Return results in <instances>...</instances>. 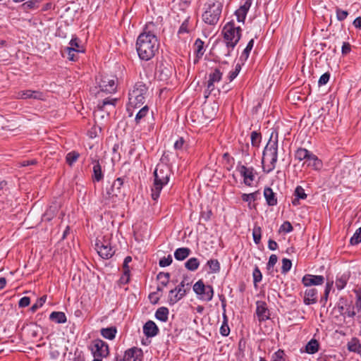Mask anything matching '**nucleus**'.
I'll return each instance as SVG.
<instances>
[{"instance_id": "f257e3e1", "label": "nucleus", "mask_w": 361, "mask_h": 361, "mask_svg": "<svg viewBox=\"0 0 361 361\" xmlns=\"http://www.w3.org/2000/svg\"><path fill=\"white\" fill-rule=\"evenodd\" d=\"M159 48L157 37L146 27L136 41V50L139 58L143 61H149L158 52Z\"/></svg>"}, {"instance_id": "f03ea898", "label": "nucleus", "mask_w": 361, "mask_h": 361, "mask_svg": "<svg viewBox=\"0 0 361 361\" xmlns=\"http://www.w3.org/2000/svg\"><path fill=\"white\" fill-rule=\"evenodd\" d=\"M272 132L262 154L264 171L267 173L271 172L275 168L278 159V133Z\"/></svg>"}, {"instance_id": "7ed1b4c3", "label": "nucleus", "mask_w": 361, "mask_h": 361, "mask_svg": "<svg viewBox=\"0 0 361 361\" xmlns=\"http://www.w3.org/2000/svg\"><path fill=\"white\" fill-rule=\"evenodd\" d=\"M171 174V170L169 165L164 163L157 164L154 172V183L151 188V196L154 201L159 197L163 187L168 184Z\"/></svg>"}, {"instance_id": "20e7f679", "label": "nucleus", "mask_w": 361, "mask_h": 361, "mask_svg": "<svg viewBox=\"0 0 361 361\" xmlns=\"http://www.w3.org/2000/svg\"><path fill=\"white\" fill-rule=\"evenodd\" d=\"M148 96L149 90L146 84L141 81L136 82L129 92L127 110L129 111L130 108H140L145 103Z\"/></svg>"}, {"instance_id": "39448f33", "label": "nucleus", "mask_w": 361, "mask_h": 361, "mask_svg": "<svg viewBox=\"0 0 361 361\" xmlns=\"http://www.w3.org/2000/svg\"><path fill=\"white\" fill-rule=\"evenodd\" d=\"M240 27H236L233 21L227 23L223 28L222 34L227 48L225 56H230L231 51L234 49L241 37Z\"/></svg>"}, {"instance_id": "423d86ee", "label": "nucleus", "mask_w": 361, "mask_h": 361, "mask_svg": "<svg viewBox=\"0 0 361 361\" xmlns=\"http://www.w3.org/2000/svg\"><path fill=\"white\" fill-rule=\"evenodd\" d=\"M205 11L202 15V20L209 25H215L219 20L223 4L216 0L204 5Z\"/></svg>"}, {"instance_id": "0eeeda50", "label": "nucleus", "mask_w": 361, "mask_h": 361, "mask_svg": "<svg viewBox=\"0 0 361 361\" xmlns=\"http://www.w3.org/2000/svg\"><path fill=\"white\" fill-rule=\"evenodd\" d=\"M96 250L99 255L103 259H109L115 253V250L111 246L110 238L104 236L102 239H97Z\"/></svg>"}, {"instance_id": "6e6552de", "label": "nucleus", "mask_w": 361, "mask_h": 361, "mask_svg": "<svg viewBox=\"0 0 361 361\" xmlns=\"http://www.w3.org/2000/svg\"><path fill=\"white\" fill-rule=\"evenodd\" d=\"M124 183L123 178H116L112 183L111 188L107 190L106 197L112 202H116V198L123 199L125 196L124 192L122 190V186Z\"/></svg>"}, {"instance_id": "1a4fd4ad", "label": "nucleus", "mask_w": 361, "mask_h": 361, "mask_svg": "<svg viewBox=\"0 0 361 361\" xmlns=\"http://www.w3.org/2000/svg\"><path fill=\"white\" fill-rule=\"evenodd\" d=\"M94 357H106L109 353L108 344L101 339H95L90 347Z\"/></svg>"}, {"instance_id": "9d476101", "label": "nucleus", "mask_w": 361, "mask_h": 361, "mask_svg": "<svg viewBox=\"0 0 361 361\" xmlns=\"http://www.w3.org/2000/svg\"><path fill=\"white\" fill-rule=\"evenodd\" d=\"M173 73L172 66L165 61L159 62L156 68V76L161 81H167Z\"/></svg>"}, {"instance_id": "9b49d317", "label": "nucleus", "mask_w": 361, "mask_h": 361, "mask_svg": "<svg viewBox=\"0 0 361 361\" xmlns=\"http://www.w3.org/2000/svg\"><path fill=\"white\" fill-rule=\"evenodd\" d=\"M98 85L101 92L111 94L115 92L117 89V78L104 76L100 79Z\"/></svg>"}, {"instance_id": "f8f14e48", "label": "nucleus", "mask_w": 361, "mask_h": 361, "mask_svg": "<svg viewBox=\"0 0 361 361\" xmlns=\"http://www.w3.org/2000/svg\"><path fill=\"white\" fill-rule=\"evenodd\" d=\"M237 170L240 176L243 177V183L247 186H252L255 177V171L253 167H247L239 163Z\"/></svg>"}, {"instance_id": "ddd939ff", "label": "nucleus", "mask_w": 361, "mask_h": 361, "mask_svg": "<svg viewBox=\"0 0 361 361\" xmlns=\"http://www.w3.org/2000/svg\"><path fill=\"white\" fill-rule=\"evenodd\" d=\"M222 75V73L218 68H214L213 71L209 74V80L207 81V89L204 92L206 98L208 97L209 95L214 90V83L219 82L221 80Z\"/></svg>"}, {"instance_id": "4468645a", "label": "nucleus", "mask_w": 361, "mask_h": 361, "mask_svg": "<svg viewBox=\"0 0 361 361\" xmlns=\"http://www.w3.org/2000/svg\"><path fill=\"white\" fill-rule=\"evenodd\" d=\"M324 278L321 275L305 274L302 279V284L306 286L322 285Z\"/></svg>"}, {"instance_id": "2eb2a0df", "label": "nucleus", "mask_w": 361, "mask_h": 361, "mask_svg": "<svg viewBox=\"0 0 361 361\" xmlns=\"http://www.w3.org/2000/svg\"><path fill=\"white\" fill-rule=\"evenodd\" d=\"M143 359V352L141 348L137 347L131 348L127 350L124 354V360L133 361H142Z\"/></svg>"}, {"instance_id": "dca6fc26", "label": "nucleus", "mask_w": 361, "mask_h": 361, "mask_svg": "<svg viewBox=\"0 0 361 361\" xmlns=\"http://www.w3.org/2000/svg\"><path fill=\"white\" fill-rule=\"evenodd\" d=\"M256 313L259 321H264L269 318V311L267 303L264 301H257Z\"/></svg>"}, {"instance_id": "f3484780", "label": "nucleus", "mask_w": 361, "mask_h": 361, "mask_svg": "<svg viewBox=\"0 0 361 361\" xmlns=\"http://www.w3.org/2000/svg\"><path fill=\"white\" fill-rule=\"evenodd\" d=\"M252 4V0H245V3L235 11V15L236 16L238 22L244 23L247 13Z\"/></svg>"}, {"instance_id": "a211bd4d", "label": "nucleus", "mask_w": 361, "mask_h": 361, "mask_svg": "<svg viewBox=\"0 0 361 361\" xmlns=\"http://www.w3.org/2000/svg\"><path fill=\"white\" fill-rule=\"evenodd\" d=\"M44 94L42 92L36 90H24L20 91L18 93V98L22 99H43Z\"/></svg>"}, {"instance_id": "6ab92c4d", "label": "nucleus", "mask_w": 361, "mask_h": 361, "mask_svg": "<svg viewBox=\"0 0 361 361\" xmlns=\"http://www.w3.org/2000/svg\"><path fill=\"white\" fill-rule=\"evenodd\" d=\"M159 331V328L153 321L149 320L143 326V333L147 338L157 336Z\"/></svg>"}, {"instance_id": "aec40b11", "label": "nucleus", "mask_w": 361, "mask_h": 361, "mask_svg": "<svg viewBox=\"0 0 361 361\" xmlns=\"http://www.w3.org/2000/svg\"><path fill=\"white\" fill-rule=\"evenodd\" d=\"M350 271H347L343 274H338L336 278V287L338 290H343L347 285V283L350 277Z\"/></svg>"}, {"instance_id": "412c9836", "label": "nucleus", "mask_w": 361, "mask_h": 361, "mask_svg": "<svg viewBox=\"0 0 361 361\" xmlns=\"http://www.w3.org/2000/svg\"><path fill=\"white\" fill-rule=\"evenodd\" d=\"M303 166L311 167L314 170H320L322 167V161L312 152L308 157L305 161L303 163Z\"/></svg>"}, {"instance_id": "4be33fe9", "label": "nucleus", "mask_w": 361, "mask_h": 361, "mask_svg": "<svg viewBox=\"0 0 361 361\" xmlns=\"http://www.w3.org/2000/svg\"><path fill=\"white\" fill-rule=\"evenodd\" d=\"M317 302V290L314 288H307L305 291L304 303L307 305Z\"/></svg>"}, {"instance_id": "5701e85b", "label": "nucleus", "mask_w": 361, "mask_h": 361, "mask_svg": "<svg viewBox=\"0 0 361 361\" xmlns=\"http://www.w3.org/2000/svg\"><path fill=\"white\" fill-rule=\"evenodd\" d=\"M186 295L185 290H181V289L176 290V288L172 289L169 291V303L171 305L176 304L178 301L182 299Z\"/></svg>"}, {"instance_id": "b1692460", "label": "nucleus", "mask_w": 361, "mask_h": 361, "mask_svg": "<svg viewBox=\"0 0 361 361\" xmlns=\"http://www.w3.org/2000/svg\"><path fill=\"white\" fill-rule=\"evenodd\" d=\"M93 174H92V180L93 182H99L104 178V174L102 170V166L99 161V160H93Z\"/></svg>"}, {"instance_id": "393cba45", "label": "nucleus", "mask_w": 361, "mask_h": 361, "mask_svg": "<svg viewBox=\"0 0 361 361\" xmlns=\"http://www.w3.org/2000/svg\"><path fill=\"white\" fill-rule=\"evenodd\" d=\"M293 195L294 198L292 200V204L294 206L299 205L300 200H305L307 198V194L303 188L300 185L295 188Z\"/></svg>"}, {"instance_id": "a878e982", "label": "nucleus", "mask_w": 361, "mask_h": 361, "mask_svg": "<svg viewBox=\"0 0 361 361\" xmlns=\"http://www.w3.org/2000/svg\"><path fill=\"white\" fill-rule=\"evenodd\" d=\"M264 196L269 206H275L277 204V198L271 188L267 187L264 188Z\"/></svg>"}, {"instance_id": "bb28decb", "label": "nucleus", "mask_w": 361, "mask_h": 361, "mask_svg": "<svg viewBox=\"0 0 361 361\" xmlns=\"http://www.w3.org/2000/svg\"><path fill=\"white\" fill-rule=\"evenodd\" d=\"M191 250L188 247H180L175 250L174 257L176 260L183 261L190 254Z\"/></svg>"}, {"instance_id": "cd10ccee", "label": "nucleus", "mask_w": 361, "mask_h": 361, "mask_svg": "<svg viewBox=\"0 0 361 361\" xmlns=\"http://www.w3.org/2000/svg\"><path fill=\"white\" fill-rule=\"evenodd\" d=\"M49 319L56 324H64L67 321V317L63 312H52L49 315Z\"/></svg>"}, {"instance_id": "c85d7f7f", "label": "nucleus", "mask_w": 361, "mask_h": 361, "mask_svg": "<svg viewBox=\"0 0 361 361\" xmlns=\"http://www.w3.org/2000/svg\"><path fill=\"white\" fill-rule=\"evenodd\" d=\"M194 51L197 58V59L195 60V63H196L203 56L204 53V42L200 39H197L195 40L194 44Z\"/></svg>"}, {"instance_id": "c756f323", "label": "nucleus", "mask_w": 361, "mask_h": 361, "mask_svg": "<svg viewBox=\"0 0 361 361\" xmlns=\"http://www.w3.org/2000/svg\"><path fill=\"white\" fill-rule=\"evenodd\" d=\"M149 113V107L147 105L142 106L140 111L136 114L135 121L137 125L140 124L145 121V117Z\"/></svg>"}, {"instance_id": "7c9ffc66", "label": "nucleus", "mask_w": 361, "mask_h": 361, "mask_svg": "<svg viewBox=\"0 0 361 361\" xmlns=\"http://www.w3.org/2000/svg\"><path fill=\"white\" fill-rule=\"evenodd\" d=\"M101 335L109 340H113L117 333L116 326H111L108 328H103L100 331Z\"/></svg>"}, {"instance_id": "2f4dec72", "label": "nucleus", "mask_w": 361, "mask_h": 361, "mask_svg": "<svg viewBox=\"0 0 361 361\" xmlns=\"http://www.w3.org/2000/svg\"><path fill=\"white\" fill-rule=\"evenodd\" d=\"M225 306H226V305L223 302V308H224L223 319H224V321H223V323L220 328V334L223 336H227L230 333V328L228 325V317L226 314Z\"/></svg>"}, {"instance_id": "473e14b6", "label": "nucleus", "mask_w": 361, "mask_h": 361, "mask_svg": "<svg viewBox=\"0 0 361 361\" xmlns=\"http://www.w3.org/2000/svg\"><path fill=\"white\" fill-rule=\"evenodd\" d=\"M169 310L167 307H161L155 312V317L161 322H166L169 318Z\"/></svg>"}, {"instance_id": "72a5a7b5", "label": "nucleus", "mask_w": 361, "mask_h": 361, "mask_svg": "<svg viewBox=\"0 0 361 361\" xmlns=\"http://www.w3.org/2000/svg\"><path fill=\"white\" fill-rule=\"evenodd\" d=\"M312 154L311 152L305 148H298L295 153V158L299 161H306L308 157Z\"/></svg>"}, {"instance_id": "f704fd0d", "label": "nucleus", "mask_w": 361, "mask_h": 361, "mask_svg": "<svg viewBox=\"0 0 361 361\" xmlns=\"http://www.w3.org/2000/svg\"><path fill=\"white\" fill-rule=\"evenodd\" d=\"M200 261L196 257H191L185 263V268L191 271H194L198 269Z\"/></svg>"}, {"instance_id": "c9c22d12", "label": "nucleus", "mask_w": 361, "mask_h": 361, "mask_svg": "<svg viewBox=\"0 0 361 361\" xmlns=\"http://www.w3.org/2000/svg\"><path fill=\"white\" fill-rule=\"evenodd\" d=\"M348 350L350 352L356 353L359 352V350L361 348V344L360 341L357 338H353L348 343Z\"/></svg>"}, {"instance_id": "e433bc0d", "label": "nucleus", "mask_w": 361, "mask_h": 361, "mask_svg": "<svg viewBox=\"0 0 361 361\" xmlns=\"http://www.w3.org/2000/svg\"><path fill=\"white\" fill-rule=\"evenodd\" d=\"M306 352L309 354H314L319 350V343L315 339L310 341L305 347Z\"/></svg>"}, {"instance_id": "4c0bfd02", "label": "nucleus", "mask_w": 361, "mask_h": 361, "mask_svg": "<svg viewBox=\"0 0 361 361\" xmlns=\"http://www.w3.org/2000/svg\"><path fill=\"white\" fill-rule=\"evenodd\" d=\"M116 102H117L116 99H111L110 97H107V98L104 99V100H102V102H99L97 104V107H98V109L104 111L105 107L106 106L109 105V106H111L114 107V106H115Z\"/></svg>"}, {"instance_id": "58836bf2", "label": "nucleus", "mask_w": 361, "mask_h": 361, "mask_svg": "<svg viewBox=\"0 0 361 361\" xmlns=\"http://www.w3.org/2000/svg\"><path fill=\"white\" fill-rule=\"evenodd\" d=\"M207 265L209 267L211 273H218L220 271V263L217 259H209L207 262Z\"/></svg>"}, {"instance_id": "ea45409f", "label": "nucleus", "mask_w": 361, "mask_h": 361, "mask_svg": "<svg viewBox=\"0 0 361 361\" xmlns=\"http://www.w3.org/2000/svg\"><path fill=\"white\" fill-rule=\"evenodd\" d=\"M213 296H214L213 287L210 285H208L206 287V292L204 293V295L200 297V299H201L204 301H206V302H209L212 300Z\"/></svg>"}, {"instance_id": "a19ab883", "label": "nucleus", "mask_w": 361, "mask_h": 361, "mask_svg": "<svg viewBox=\"0 0 361 361\" xmlns=\"http://www.w3.org/2000/svg\"><path fill=\"white\" fill-rule=\"evenodd\" d=\"M253 45H254V39H252L249 41V42L247 44V47L243 51V53L240 56V60L246 61L248 59L250 52L251 51V50L253 47Z\"/></svg>"}, {"instance_id": "79ce46f5", "label": "nucleus", "mask_w": 361, "mask_h": 361, "mask_svg": "<svg viewBox=\"0 0 361 361\" xmlns=\"http://www.w3.org/2000/svg\"><path fill=\"white\" fill-rule=\"evenodd\" d=\"M80 154L75 151H72L67 154L66 160L68 164L73 165L79 158Z\"/></svg>"}, {"instance_id": "37998d69", "label": "nucleus", "mask_w": 361, "mask_h": 361, "mask_svg": "<svg viewBox=\"0 0 361 361\" xmlns=\"http://www.w3.org/2000/svg\"><path fill=\"white\" fill-rule=\"evenodd\" d=\"M157 278L162 286H166L169 282L170 274L168 272H160L158 274Z\"/></svg>"}, {"instance_id": "c03bdc74", "label": "nucleus", "mask_w": 361, "mask_h": 361, "mask_svg": "<svg viewBox=\"0 0 361 361\" xmlns=\"http://www.w3.org/2000/svg\"><path fill=\"white\" fill-rule=\"evenodd\" d=\"M189 20H190V17H188L181 24V25L180 26L179 29H178V35H183V34H185V33H189L190 30V27H189Z\"/></svg>"}, {"instance_id": "a18cd8bd", "label": "nucleus", "mask_w": 361, "mask_h": 361, "mask_svg": "<svg viewBox=\"0 0 361 361\" xmlns=\"http://www.w3.org/2000/svg\"><path fill=\"white\" fill-rule=\"evenodd\" d=\"M252 276H253V283L254 286L255 287L257 286V283L260 282L262 279V274L261 271L259 270L258 267H255L253 272H252Z\"/></svg>"}, {"instance_id": "49530a36", "label": "nucleus", "mask_w": 361, "mask_h": 361, "mask_svg": "<svg viewBox=\"0 0 361 361\" xmlns=\"http://www.w3.org/2000/svg\"><path fill=\"white\" fill-rule=\"evenodd\" d=\"M251 143L254 147H258L261 142L262 135L260 133L253 131L251 133Z\"/></svg>"}, {"instance_id": "de8ad7c7", "label": "nucleus", "mask_w": 361, "mask_h": 361, "mask_svg": "<svg viewBox=\"0 0 361 361\" xmlns=\"http://www.w3.org/2000/svg\"><path fill=\"white\" fill-rule=\"evenodd\" d=\"M355 306L353 305L351 302L349 303L348 305V306L346 307L345 311L342 314V316H343L344 317H351V318L354 317L356 314V313L355 312Z\"/></svg>"}, {"instance_id": "09e8293b", "label": "nucleus", "mask_w": 361, "mask_h": 361, "mask_svg": "<svg viewBox=\"0 0 361 361\" xmlns=\"http://www.w3.org/2000/svg\"><path fill=\"white\" fill-rule=\"evenodd\" d=\"M272 361H287L284 350L279 349L272 355Z\"/></svg>"}, {"instance_id": "8fccbe9b", "label": "nucleus", "mask_w": 361, "mask_h": 361, "mask_svg": "<svg viewBox=\"0 0 361 361\" xmlns=\"http://www.w3.org/2000/svg\"><path fill=\"white\" fill-rule=\"evenodd\" d=\"M262 230L259 226H255L252 230V237L254 242L257 245L261 241V235Z\"/></svg>"}, {"instance_id": "3c124183", "label": "nucleus", "mask_w": 361, "mask_h": 361, "mask_svg": "<svg viewBox=\"0 0 361 361\" xmlns=\"http://www.w3.org/2000/svg\"><path fill=\"white\" fill-rule=\"evenodd\" d=\"M176 290L181 289V290H185L186 293L190 290V283L187 279V277H184L182 281L178 286L175 288Z\"/></svg>"}, {"instance_id": "603ef678", "label": "nucleus", "mask_w": 361, "mask_h": 361, "mask_svg": "<svg viewBox=\"0 0 361 361\" xmlns=\"http://www.w3.org/2000/svg\"><path fill=\"white\" fill-rule=\"evenodd\" d=\"M47 295H43L40 298H39L35 304L30 307V310L32 312H35L41 307L46 302Z\"/></svg>"}, {"instance_id": "864d4df0", "label": "nucleus", "mask_w": 361, "mask_h": 361, "mask_svg": "<svg viewBox=\"0 0 361 361\" xmlns=\"http://www.w3.org/2000/svg\"><path fill=\"white\" fill-rule=\"evenodd\" d=\"M361 242V227L356 230L351 237L350 243L351 245H357Z\"/></svg>"}, {"instance_id": "5fc2aeb1", "label": "nucleus", "mask_w": 361, "mask_h": 361, "mask_svg": "<svg viewBox=\"0 0 361 361\" xmlns=\"http://www.w3.org/2000/svg\"><path fill=\"white\" fill-rule=\"evenodd\" d=\"M76 51L73 48H64L63 51V55L67 54V58L70 61H75L77 59L76 58Z\"/></svg>"}, {"instance_id": "6e6d98bb", "label": "nucleus", "mask_w": 361, "mask_h": 361, "mask_svg": "<svg viewBox=\"0 0 361 361\" xmlns=\"http://www.w3.org/2000/svg\"><path fill=\"white\" fill-rule=\"evenodd\" d=\"M79 42L80 40L78 37L72 38V39L69 42L70 47H67L66 48H73L77 53L82 52L83 50L80 49Z\"/></svg>"}, {"instance_id": "4d7b16f0", "label": "nucleus", "mask_w": 361, "mask_h": 361, "mask_svg": "<svg viewBox=\"0 0 361 361\" xmlns=\"http://www.w3.org/2000/svg\"><path fill=\"white\" fill-rule=\"evenodd\" d=\"M206 287L207 286L204 285L202 280H199L194 284L193 290L197 295L201 294L202 291H203Z\"/></svg>"}, {"instance_id": "13d9d810", "label": "nucleus", "mask_w": 361, "mask_h": 361, "mask_svg": "<svg viewBox=\"0 0 361 361\" xmlns=\"http://www.w3.org/2000/svg\"><path fill=\"white\" fill-rule=\"evenodd\" d=\"M292 267V262L290 259L283 258L282 259L281 273L286 274L288 272Z\"/></svg>"}, {"instance_id": "bf43d9fd", "label": "nucleus", "mask_w": 361, "mask_h": 361, "mask_svg": "<svg viewBox=\"0 0 361 361\" xmlns=\"http://www.w3.org/2000/svg\"><path fill=\"white\" fill-rule=\"evenodd\" d=\"M348 304L349 303L348 302L347 300L345 298L341 297L339 299L337 304V307L341 315H342Z\"/></svg>"}, {"instance_id": "052dcab7", "label": "nucleus", "mask_w": 361, "mask_h": 361, "mask_svg": "<svg viewBox=\"0 0 361 361\" xmlns=\"http://www.w3.org/2000/svg\"><path fill=\"white\" fill-rule=\"evenodd\" d=\"M173 262V259L171 255H169L167 257H162L159 259V265L161 267H165L169 266Z\"/></svg>"}, {"instance_id": "680f3d73", "label": "nucleus", "mask_w": 361, "mask_h": 361, "mask_svg": "<svg viewBox=\"0 0 361 361\" xmlns=\"http://www.w3.org/2000/svg\"><path fill=\"white\" fill-rule=\"evenodd\" d=\"M293 228L289 221H285L280 226L279 232L290 233L293 231Z\"/></svg>"}, {"instance_id": "e2e57ef3", "label": "nucleus", "mask_w": 361, "mask_h": 361, "mask_svg": "<svg viewBox=\"0 0 361 361\" xmlns=\"http://www.w3.org/2000/svg\"><path fill=\"white\" fill-rule=\"evenodd\" d=\"M123 269L124 276L121 278V279L125 281V283H128L130 277V269L128 264H126V262H123Z\"/></svg>"}, {"instance_id": "0e129e2a", "label": "nucleus", "mask_w": 361, "mask_h": 361, "mask_svg": "<svg viewBox=\"0 0 361 361\" xmlns=\"http://www.w3.org/2000/svg\"><path fill=\"white\" fill-rule=\"evenodd\" d=\"M348 16V12L347 11H343L338 8H336V18L338 20L343 21L347 18Z\"/></svg>"}, {"instance_id": "69168bd1", "label": "nucleus", "mask_w": 361, "mask_h": 361, "mask_svg": "<svg viewBox=\"0 0 361 361\" xmlns=\"http://www.w3.org/2000/svg\"><path fill=\"white\" fill-rule=\"evenodd\" d=\"M257 192H252L250 194L244 193L242 195V200L244 202H250L251 200L255 201L257 199Z\"/></svg>"}, {"instance_id": "338daca9", "label": "nucleus", "mask_w": 361, "mask_h": 361, "mask_svg": "<svg viewBox=\"0 0 361 361\" xmlns=\"http://www.w3.org/2000/svg\"><path fill=\"white\" fill-rule=\"evenodd\" d=\"M330 78V73L329 72H326L321 75V77L319 79L318 84L319 86H322L326 85Z\"/></svg>"}, {"instance_id": "774afa93", "label": "nucleus", "mask_w": 361, "mask_h": 361, "mask_svg": "<svg viewBox=\"0 0 361 361\" xmlns=\"http://www.w3.org/2000/svg\"><path fill=\"white\" fill-rule=\"evenodd\" d=\"M56 207H50L45 212L44 216L46 220L50 221L55 214Z\"/></svg>"}]
</instances>
